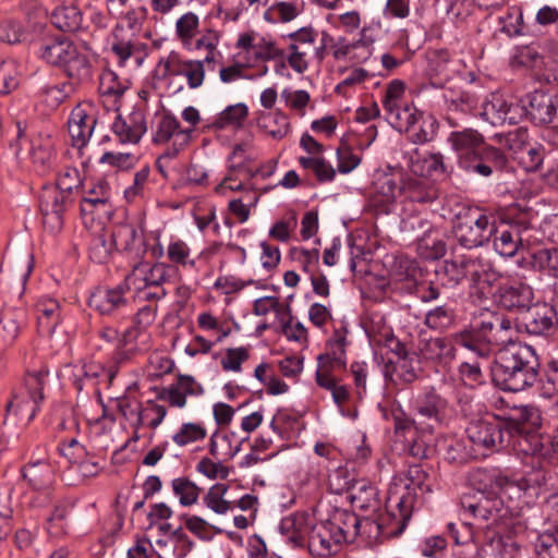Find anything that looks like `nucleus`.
Masks as SVG:
<instances>
[{
  "label": "nucleus",
  "instance_id": "obj_1",
  "mask_svg": "<svg viewBox=\"0 0 558 558\" xmlns=\"http://www.w3.org/2000/svg\"><path fill=\"white\" fill-rule=\"evenodd\" d=\"M476 495L462 500L464 513L481 521H497L504 515L505 499H519L524 489L523 483L510 481L495 472L478 470L473 475Z\"/></svg>",
  "mask_w": 558,
  "mask_h": 558
},
{
  "label": "nucleus",
  "instance_id": "obj_2",
  "mask_svg": "<svg viewBox=\"0 0 558 558\" xmlns=\"http://www.w3.org/2000/svg\"><path fill=\"white\" fill-rule=\"evenodd\" d=\"M494 384L502 390L518 392L531 387L538 376V361L531 345L511 342L498 350L490 366Z\"/></svg>",
  "mask_w": 558,
  "mask_h": 558
},
{
  "label": "nucleus",
  "instance_id": "obj_3",
  "mask_svg": "<svg viewBox=\"0 0 558 558\" xmlns=\"http://www.w3.org/2000/svg\"><path fill=\"white\" fill-rule=\"evenodd\" d=\"M448 142L454 150L459 166L469 173L489 177L493 169L506 165V156L498 148L486 145L483 136L472 130L452 132Z\"/></svg>",
  "mask_w": 558,
  "mask_h": 558
},
{
  "label": "nucleus",
  "instance_id": "obj_4",
  "mask_svg": "<svg viewBox=\"0 0 558 558\" xmlns=\"http://www.w3.org/2000/svg\"><path fill=\"white\" fill-rule=\"evenodd\" d=\"M513 429L514 425L504 423L493 416L471 422L465 433L473 449L465 456L477 458L502 449L513 437Z\"/></svg>",
  "mask_w": 558,
  "mask_h": 558
},
{
  "label": "nucleus",
  "instance_id": "obj_5",
  "mask_svg": "<svg viewBox=\"0 0 558 558\" xmlns=\"http://www.w3.org/2000/svg\"><path fill=\"white\" fill-rule=\"evenodd\" d=\"M48 371L28 372L23 384L14 391L7 404V413L31 422L37 412L38 403L44 399L43 390L47 384Z\"/></svg>",
  "mask_w": 558,
  "mask_h": 558
},
{
  "label": "nucleus",
  "instance_id": "obj_6",
  "mask_svg": "<svg viewBox=\"0 0 558 558\" xmlns=\"http://www.w3.org/2000/svg\"><path fill=\"white\" fill-rule=\"evenodd\" d=\"M40 57L47 63L62 68L68 76L84 80L89 76V63L86 54L68 39H54L45 43Z\"/></svg>",
  "mask_w": 558,
  "mask_h": 558
},
{
  "label": "nucleus",
  "instance_id": "obj_7",
  "mask_svg": "<svg viewBox=\"0 0 558 558\" xmlns=\"http://www.w3.org/2000/svg\"><path fill=\"white\" fill-rule=\"evenodd\" d=\"M111 239L117 251L141 257L149 252L154 258L165 254L158 231L145 233L142 227L124 223L117 226L111 232Z\"/></svg>",
  "mask_w": 558,
  "mask_h": 558
},
{
  "label": "nucleus",
  "instance_id": "obj_8",
  "mask_svg": "<svg viewBox=\"0 0 558 558\" xmlns=\"http://www.w3.org/2000/svg\"><path fill=\"white\" fill-rule=\"evenodd\" d=\"M191 129L180 125L178 119L165 109L158 110L151 122V143L180 153L190 141Z\"/></svg>",
  "mask_w": 558,
  "mask_h": 558
},
{
  "label": "nucleus",
  "instance_id": "obj_9",
  "mask_svg": "<svg viewBox=\"0 0 558 558\" xmlns=\"http://www.w3.org/2000/svg\"><path fill=\"white\" fill-rule=\"evenodd\" d=\"M454 343L456 345H460L461 348H464L470 351L474 357H477L480 360L475 361H465L463 362L460 367V374L469 385H476L483 381V367H489V363L487 361V357L489 355V347L480 341L473 333L469 331L460 332L454 335Z\"/></svg>",
  "mask_w": 558,
  "mask_h": 558
},
{
  "label": "nucleus",
  "instance_id": "obj_10",
  "mask_svg": "<svg viewBox=\"0 0 558 558\" xmlns=\"http://www.w3.org/2000/svg\"><path fill=\"white\" fill-rule=\"evenodd\" d=\"M111 130L122 144H138L147 132L143 107H118Z\"/></svg>",
  "mask_w": 558,
  "mask_h": 558
},
{
  "label": "nucleus",
  "instance_id": "obj_11",
  "mask_svg": "<svg viewBox=\"0 0 558 558\" xmlns=\"http://www.w3.org/2000/svg\"><path fill=\"white\" fill-rule=\"evenodd\" d=\"M155 72L161 78L184 77L191 88L199 87L205 77L203 61L183 59L175 51L160 59Z\"/></svg>",
  "mask_w": 558,
  "mask_h": 558
},
{
  "label": "nucleus",
  "instance_id": "obj_12",
  "mask_svg": "<svg viewBox=\"0 0 558 558\" xmlns=\"http://www.w3.org/2000/svg\"><path fill=\"white\" fill-rule=\"evenodd\" d=\"M495 232H497L495 217L480 213L476 217H470L459 223L454 234L462 246L472 248L487 243Z\"/></svg>",
  "mask_w": 558,
  "mask_h": 558
},
{
  "label": "nucleus",
  "instance_id": "obj_13",
  "mask_svg": "<svg viewBox=\"0 0 558 558\" xmlns=\"http://www.w3.org/2000/svg\"><path fill=\"white\" fill-rule=\"evenodd\" d=\"M332 529L338 534L342 544L353 542L357 535L375 531L379 533L380 526L375 521L363 518L360 519L355 513L349 511H338L331 520Z\"/></svg>",
  "mask_w": 558,
  "mask_h": 558
},
{
  "label": "nucleus",
  "instance_id": "obj_14",
  "mask_svg": "<svg viewBox=\"0 0 558 558\" xmlns=\"http://www.w3.org/2000/svg\"><path fill=\"white\" fill-rule=\"evenodd\" d=\"M109 198L110 187L106 181H98L86 189L81 201L84 221L107 217L110 214Z\"/></svg>",
  "mask_w": 558,
  "mask_h": 558
},
{
  "label": "nucleus",
  "instance_id": "obj_15",
  "mask_svg": "<svg viewBox=\"0 0 558 558\" xmlns=\"http://www.w3.org/2000/svg\"><path fill=\"white\" fill-rule=\"evenodd\" d=\"M170 267L163 263H138L125 278L129 290H142L148 287H161L169 278Z\"/></svg>",
  "mask_w": 558,
  "mask_h": 558
},
{
  "label": "nucleus",
  "instance_id": "obj_16",
  "mask_svg": "<svg viewBox=\"0 0 558 558\" xmlns=\"http://www.w3.org/2000/svg\"><path fill=\"white\" fill-rule=\"evenodd\" d=\"M554 304L543 303L535 305L525 317V328L532 335H547L558 325V287L553 289Z\"/></svg>",
  "mask_w": 558,
  "mask_h": 558
},
{
  "label": "nucleus",
  "instance_id": "obj_17",
  "mask_svg": "<svg viewBox=\"0 0 558 558\" xmlns=\"http://www.w3.org/2000/svg\"><path fill=\"white\" fill-rule=\"evenodd\" d=\"M308 549L313 556L329 557L339 553L342 543L328 521L315 524L308 537Z\"/></svg>",
  "mask_w": 558,
  "mask_h": 558
},
{
  "label": "nucleus",
  "instance_id": "obj_18",
  "mask_svg": "<svg viewBox=\"0 0 558 558\" xmlns=\"http://www.w3.org/2000/svg\"><path fill=\"white\" fill-rule=\"evenodd\" d=\"M314 518L306 512H294L281 519L279 523L280 533L293 546H303L308 542Z\"/></svg>",
  "mask_w": 558,
  "mask_h": 558
},
{
  "label": "nucleus",
  "instance_id": "obj_19",
  "mask_svg": "<svg viewBox=\"0 0 558 558\" xmlns=\"http://www.w3.org/2000/svg\"><path fill=\"white\" fill-rule=\"evenodd\" d=\"M131 291L132 290H129L125 286V281L114 288H99L92 293L89 305L100 314H113L116 311L126 305L128 294H130Z\"/></svg>",
  "mask_w": 558,
  "mask_h": 558
},
{
  "label": "nucleus",
  "instance_id": "obj_20",
  "mask_svg": "<svg viewBox=\"0 0 558 558\" xmlns=\"http://www.w3.org/2000/svg\"><path fill=\"white\" fill-rule=\"evenodd\" d=\"M499 306L508 311L530 310L534 300L533 289L523 282L499 288L494 295Z\"/></svg>",
  "mask_w": 558,
  "mask_h": 558
},
{
  "label": "nucleus",
  "instance_id": "obj_21",
  "mask_svg": "<svg viewBox=\"0 0 558 558\" xmlns=\"http://www.w3.org/2000/svg\"><path fill=\"white\" fill-rule=\"evenodd\" d=\"M28 154L38 173L48 172L53 168L57 160L53 137L49 134H39L32 140Z\"/></svg>",
  "mask_w": 558,
  "mask_h": 558
},
{
  "label": "nucleus",
  "instance_id": "obj_22",
  "mask_svg": "<svg viewBox=\"0 0 558 558\" xmlns=\"http://www.w3.org/2000/svg\"><path fill=\"white\" fill-rule=\"evenodd\" d=\"M205 388L191 375H179L174 385L165 391V400L174 408L186 407L187 397H202Z\"/></svg>",
  "mask_w": 558,
  "mask_h": 558
},
{
  "label": "nucleus",
  "instance_id": "obj_23",
  "mask_svg": "<svg viewBox=\"0 0 558 558\" xmlns=\"http://www.w3.org/2000/svg\"><path fill=\"white\" fill-rule=\"evenodd\" d=\"M418 415L440 424L447 416L448 402L434 389L426 390L416 396L413 403Z\"/></svg>",
  "mask_w": 558,
  "mask_h": 558
},
{
  "label": "nucleus",
  "instance_id": "obj_24",
  "mask_svg": "<svg viewBox=\"0 0 558 558\" xmlns=\"http://www.w3.org/2000/svg\"><path fill=\"white\" fill-rule=\"evenodd\" d=\"M68 125L74 145L82 148L92 137L96 125V118L88 113L83 107H74L70 114Z\"/></svg>",
  "mask_w": 558,
  "mask_h": 558
},
{
  "label": "nucleus",
  "instance_id": "obj_25",
  "mask_svg": "<svg viewBox=\"0 0 558 558\" xmlns=\"http://www.w3.org/2000/svg\"><path fill=\"white\" fill-rule=\"evenodd\" d=\"M22 476L34 490H48L53 481L54 472L50 463L44 459L29 462L22 469Z\"/></svg>",
  "mask_w": 558,
  "mask_h": 558
},
{
  "label": "nucleus",
  "instance_id": "obj_26",
  "mask_svg": "<svg viewBox=\"0 0 558 558\" xmlns=\"http://www.w3.org/2000/svg\"><path fill=\"white\" fill-rule=\"evenodd\" d=\"M36 311L39 332L51 335L61 320L59 302L52 298H41L36 304Z\"/></svg>",
  "mask_w": 558,
  "mask_h": 558
},
{
  "label": "nucleus",
  "instance_id": "obj_27",
  "mask_svg": "<svg viewBox=\"0 0 558 558\" xmlns=\"http://www.w3.org/2000/svg\"><path fill=\"white\" fill-rule=\"evenodd\" d=\"M141 337H148L145 332V329L134 324L130 328L125 329L120 335L119 345L116 348V351L112 356V361L116 365H121L134 355L136 351L140 350L136 345H133L137 339Z\"/></svg>",
  "mask_w": 558,
  "mask_h": 558
},
{
  "label": "nucleus",
  "instance_id": "obj_28",
  "mask_svg": "<svg viewBox=\"0 0 558 558\" xmlns=\"http://www.w3.org/2000/svg\"><path fill=\"white\" fill-rule=\"evenodd\" d=\"M518 550L511 537L495 535L480 547L476 558H513Z\"/></svg>",
  "mask_w": 558,
  "mask_h": 558
},
{
  "label": "nucleus",
  "instance_id": "obj_29",
  "mask_svg": "<svg viewBox=\"0 0 558 558\" xmlns=\"http://www.w3.org/2000/svg\"><path fill=\"white\" fill-rule=\"evenodd\" d=\"M304 7L303 0L278 1L264 12V20L269 23H289L304 11Z\"/></svg>",
  "mask_w": 558,
  "mask_h": 558
},
{
  "label": "nucleus",
  "instance_id": "obj_30",
  "mask_svg": "<svg viewBox=\"0 0 558 558\" xmlns=\"http://www.w3.org/2000/svg\"><path fill=\"white\" fill-rule=\"evenodd\" d=\"M199 26L201 19L193 11H187L177 19L175 37L185 49L192 50L193 39L199 34Z\"/></svg>",
  "mask_w": 558,
  "mask_h": 558
},
{
  "label": "nucleus",
  "instance_id": "obj_31",
  "mask_svg": "<svg viewBox=\"0 0 558 558\" xmlns=\"http://www.w3.org/2000/svg\"><path fill=\"white\" fill-rule=\"evenodd\" d=\"M385 118L399 132H408L422 118L417 107H385Z\"/></svg>",
  "mask_w": 558,
  "mask_h": 558
},
{
  "label": "nucleus",
  "instance_id": "obj_32",
  "mask_svg": "<svg viewBox=\"0 0 558 558\" xmlns=\"http://www.w3.org/2000/svg\"><path fill=\"white\" fill-rule=\"evenodd\" d=\"M257 122L260 129L275 138L286 135L289 126L288 118L275 107H265Z\"/></svg>",
  "mask_w": 558,
  "mask_h": 558
},
{
  "label": "nucleus",
  "instance_id": "obj_33",
  "mask_svg": "<svg viewBox=\"0 0 558 558\" xmlns=\"http://www.w3.org/2000/svg\"><path fill=\"white\" fill-rule=\"evenodd\" d=\"M387 380L398 384H410L416 379L414 361L407 356H398L391 364L385 365L384 371Z\"/></svg>",
  "mask_w": 558,
  "mask_h": 558
},
{
  "label": "nucleus",
  "instance_id": "obj_34",
  "mask_svg": "<svg viewBox=\"0 0 558 558\" xmlns=\"http://www.w3.org/2000/svg\"><path fill=\"white\" fill-rule=\"evenodd\" d=\"M251 168L235 167L229 165V170L223 180L216 186V192L227 195L228 192H235L250 189Z\"/></svg>",
  "mask_w": 558,
  "mask_h": 558
},
{
  "label": "nucleus",
  "instance_id": "obj_35",
  "mask_svg": "<svg viewBox=\"0 0 558 558\" xmlns=\"http://www.w3.org/2000/svg\"><path fill=\"white\" fill-rule=\"evenodd\" d=\"M525 132L517 131L514 133H510L507 143L511 150L518 151L522 150V156L520 157L521 161L525 165L527 170H536L543 162V154L542 150L537 147H527L523 149V137Z\"/></svg>",
  "mask_w": 558,
  "mask_h": 558
},
{
  "label": "nucleus",
  "instance_id": "obj_36",
  "mask_svg": "<svg viewBox=\"0 0 558 558\" xmlns=\"http://www.w3.org/2000/svg\"><path fill=\"white\" fill-rule=\"evenodd\" d=\"M241 450V442L234 434L215 432L209 440V453L216 458H234Z\"/></svg>",
  "mask_w": 558,
  "mask_h": 558
},
{
  "label": "nucleus",
  "instance_id": "obj_37",
  "mask_svg": "<svg viewBox=\"0 0 558 558\" xmlns=\"http://www.w3.org/2000/svg\"><path fill=\"white\" fill-rule=\"evenodd\" d=\"M494 240L495 251L505 257H513L522 246V239L518 227H509L496 232Z\"/></svg>",
  "mask_w": 558,
  "mask_h": 558
},
{
  "label": "nucleus",
  "instance_id": "obj_38",
  "mask_svg": "<svg viewBox=\"0 0 558 558\" xmlns=\"http://www.w3.org/2000/svg\"><path fill=\"white\" fill-rule=\"evenodd\" d=\"M51 22L63 32H73L81 25L82 15L76 7H60L53 10Z\"/></svg>",
  "mask_w": 558,
  "mask_h": 558
},
{
  "label": "nucleus",
  "instance_id": "obj_39",
  "mask_svg": "<svg viewBox=\"0 0 558 558\" xmlns=\"http://www.w3.org/2000/svg\"><path fill=\"white\" fill-rule=\"evenodd\" d=\"M207 430L202 423H183L173 434L172 440L175 445L184 447L206 438Z\"/></svg>",
  "mask_w": 558,
  "mask_h": 558
},
{
  "label": "nucleus",
  "instance_id": "obj_40",
  "mask_svg": "<svg viewBox=\"0 0 558 558\" xmlns=\"http://www.w3.org/2000/svg\"><path fill=\"white\" fill-rule=\"evenodd\" d=\"M290 312V305L279 301L276 296H263L254 301L253 313L257 316H265L274 313L276 323L280 319L287 318V313Z\"/></svg>",
  "mask_w": 558,
  "mask_h": 558
},
{
  "label": "nucleus",
  "instance_id": "obj_41",
  "mask_svg": "<svg viewBox=\"0 0 558 558\" xmlns=\"http://www.w3.org/2000/svg\"><path fill=\"white\" fill-rule=\"evenodd\" d=\"M172 492L183 507L194 505L199 496V487L187 477H177L171 482Z\"/></svg>",
  "mask_w": 558,
  "mask_h": 558
},
{
  "label": "nucleus",
  "instance_id": "obj_42",
  "mask_svg": "<svg viewBox=\"0 0 558 558\" xmlns=\"http://www.w3.org/2000/svg\"><path fill=\"white\" fill-rule=\"evenodd\" d=\"M534 546L538 558H558V523L539 534Z\"/></svg>",
  "mask_w": 558,
  "mask_h": 558
},
{
  "label": "nucleus",
  "instance_id": "obj_43",
  "mask_svg": "<svg viewBox=\"0 0 558 558\" xmlns=\"http://www.w3.org/2000/svg\"><path fill=\"white\" fill-rule=\"evenodd\" d=\"M351 501L361 509L376 508L377 490L374 486L366 482H357L351 488Z\"/></svg>",
  "mask_w": 558,
  "mask_h": 558
},
{
  "label": "nucleus",
  "instance_id": "obj_44",
  "mask_svg": "<svg viewBox=\"0 0 558 558\" xmlns=\"http://www.w3.org/2000/svg\"><path fill=\"white\" fill-rule=\"evenodd\" d=\"M104 372L100 364L84 363L72 367V380L77 390H82L88 383L95 385L98 376Z\"/></svg>",
  "mask_w": 558,
  "mask_h": 558
},
{
  "label": "nucleus",
  "instance_id": "obj_45",
  "mask_svg": "<svg viewBox=\"0 0 558 558\" xmlns=\"http://www.w3.org/2000/svg\"><path fill=\"white\" fill-rule=\"evenodd\" d=\"M20 64L15 60H7L0 63V95H5L15 89L20 82Z\"/></svg>",
  "mask_w": 558,
  "mask_h": 558
},
{
  "label": "nucleus",
  "instance_id": "obj_46",
  "mask_svg": "<svg viewBox=\"0 0 558 558\" xmlns=\"http://www.w3.org/2000/svg\"><path fill=\"white\" fill-rule=\"evenodd\" d=\"M515 109L520 110V116L527 114L537 123H549L553 120L555 107H513L511 113L507 114L506 124L518 123Z\"/></svg>",
  "mask_w": 558,
  "mask_h": 558
},
{
  "label": "nucleus",
  "instance_id": "obj_47",
  "mask_svg": "<svg viewBox=\"0 0 558 558\" xmlns=\"http://www.w3.org/2000/svg\"><path fill=\"white\" fill-rule=\"evenodd\" d=\"M456 348L461 347L456 345L454 341L451 343L441 338H432L424 344L422 353L426 359L430 360L452 357Z\"/></svg>",
  "mask_w": 558,
  "mask_h": 558
},
{
  "label": "nucleus",
  "instance_id": "obj_48",
  "mask_svg": "<svg viewBox=\"0 0 558 558\" xmlns=\"http://www.w3.org/2000/svg\"><path fill=\"white\" fill-rule=\"evenodd\" d=\"M167 257L169 262L186 267H194L195 262L191 258L190 246L181 239H171L167 246Z\"/></svg>",
  "mask_w": 558,
  "mask_h": 558
},
{
  "label": "nucleus",
  "instance_id": "obj_49",
  "mask_svg": "<svg viewBox=\"0 0 558 558\" xmlns=\"http://www.w3.org/2000/svg\"><path fill=\"white\" fill-rule=\"evenodd\" d=\"M299 162L304 169L312 170L319 181H331L335 178L333 167L319 156L300 157Z\"/></svg>",
  "mask_w": 558,
  "mask_h": 558
},
{
  "label": "nucleus",
  "instance_id": "obj_50",
  "mask_svg": "<svg viewBox=\"0 0 558 558\" xmlns=\"http://www.w3.org/2000/svg\"><path fill=\"white\" fill-rule=\"evenodd\" d=\"M454 320V311L447 306H437L427 312L425 316V324L436 330H444L449 328Z\"/></svg>",
  "mask_w": 558,
  "mask_h": 558
},
{
  "label": "nucleus",
  "instance_id": "obj_51",
  "mask_svg": "<svg viewBox=\"0 0 558 558\" xmlns=\"http://www.w3.org/2000/svg\"><path fill=\"white\" fill-rule=\"evenodd\" d=\"M227 489L225 484H216L210 487L204 497L205 505L218 514L227 513L231 510V502L223 498Z\"/></svg>",
  "mask_w": 558,
  "mask_h": 558
},
{
  "label": "nucleus",
  "instance_id": "obj_52",
  "mask_svg": "<svg viewBox=\"0 0 558 558\" xmlns=\"http://www.w3.org/2000/svg\"><path fill=\"white\" fill-rule=\"evenodd\" d=\"M278 326L283 336L289 341H295L303 344L307 341V330L304 325L292 317L291 311L287 313V318L280 319Z\"/></svg>",
  "mask_w": 558,
  "mask_h": 558
},
{
  "label": "nucleus",
  "instance_id": "obj_53",
  "mask_svg": "<svg viewBox=\"0 0 558 558\" xmlns=\"http://www.w3.org/2000/svg\"><path fill=\"white\" fill-rule=\"evenodd\" d=\"M114 243L111 239V233H100L96 235L89 246V256L96 263H105L111 255Z\"/></svg>",
  "mask_w": 558,
  "mask_h": 558
},
{
  "label": "nucleus",
  "instance_id": "obj_54",
  "mask_svg": "<svg viewBox=\"0 0 558 558\" xmlns=\"http://www.w3.org/2000/svg\"><path fill=\"white\" fill-rule=\"evenodd\" d=\"M138 161V157L132 153L123 151H106L99 158V163L108 165L119 170H129Z\"/></svg>",
  "mask_w": 558,
  "mask_h": 558
},
{
  "label": "nucleus",
  "instance_id": "obj_55",
  "mask_svg": "<svg viewBox=\"0 0 558 558\" xmlns=\"http://www.w3.org/2000/svg\"><path fill=\"white\" fill-rule=\"evenodd\" d=\"M247 107H226L215 121L218 129L239 128L247 116Z\"/></svg>",
  "mask_w": 558,
  "mask_h": 558
},
{
  "label": "nucleus",
  "instance_id": "obj_56",
  "mask_svg": "<svg viewBox=\"0 0 558 558\" xmlns=\"http://www.w3.org/2000/svg\"><path fill=\"white\" fill-rule=\"evenodd\" d=\"M23 320V313L5 312L0 320L1 338L5 343H12L20 332V324Z\"/></svg>",
  "mask_w": 558,
  "mask_h": 558
},
{
  "label": "nucleus",
  "instance_id": "obj_57",
  "mask_svg": "<svg viewBox=\"0 0 558 558\" xmlns=\"http://www.w3.org/2000/svg\"><path fill=\"white\" fill-rule=\"evenodd\" d=\"M513 446L525 456H537L543 452V444L536 434L520 432L514 439Z\"/></svg>",
  "mask_w": 558,
  "mask_h": 558
},
{
  "label": "nucleus",
  "instance_id": "obj_58",
  "mask_svg": "<svg viewBox=\"0 0 558 558\" xmlns=\"http://www.w3.org/2000/svg\"><path fill=\"white\" fill-rule=\"evenodd\" d=\"M125 87L117 81V74L112 71H105L100 75L99 93L102 97H112L113 101H118L123 95Z\"/></svg>",
  "mask_w": 558,
  "mask_h": 558
},
{
  "label": "nucleus",
  "instance_id": "obj_59",
  "mask_svg": "<svg viewBox=\"0 0 558 558\" xmlns=\"http://www.w3.org/2000/svg\"><path fill=\"white\" fill-rule=\"evenodd\" d=\"M66 198L68 195L63 191L57 189L48 190L41 197L40 209L63 215Z\"/></svg>",
  "mask_w": 558,
  "mask_h": 558
},
{
  "label": "nucleus",
  "instance_id": "obj_60",
  "mask_svg": "<svg viewBox=\"0 0 558 558\" xmlns=\"http://www.w3.org/2000/svg\"><path fill=\"white\" fill-rule=\"evenodd\" d=\"M198 473L210 480H225L230 474V469L221 462H214L209 458H203L196 465Z\"/></svg>",
  "mask_w": 558,
  "mask_h": 558
},
{
  "label": "nucleus",
  "instance_id": "obj_61",
  "mask_svg": "<svg viewBox=\"0 0 558 558\" xmlns=\"http://www.w3.org/2000/svg\"><path fill=\"white\" fill-rule=\"evenodd\" d=\"M247 359L248 351L243 347L227 349L226 354L221 359V366L226 372H240L242 363Z\"/></svg>",
  "mask_w": 558,
  "mask_h": 558
},
{
  "label": "nucleus",
  "instance_id": "obj_62",
  "mask_svg": "<svg viewBox=\"0 0 558 558\" xmlns=\"http://www.w3.org/2000/svg\"><path fill=\"white\" fill-rule=\"evenodd\" d=\"M257 202V195L246 194L243 197L231 199L229 202V210L240 222H245L250 217L248 206H254Z\"/></svg>",
  "mask_w": 558,
  "mask_h": 558
},
{
  "label": "nucleus",
  "instance_id": "obj_63",
  "mask_svg": "<svg viewBox=\"0 0 558 558\" xmlns=\"http://www.w3.org/2000/svg\"><path fill=\"white\" fill-rule=\"evenodd\" d=\"M517 422L519 424L518 426V434L524 433L523 430L525 428H537L542 424V417L539 410L535 407L525 405L519 409Z\"/></svg>",
  "mask_w": 558,
  "mask_h": 558
},
{
  "label": "nucleus",
  "instance_id": "obj_64",
  "mask_svg": "<svg viewBox=\"0 0 558 558\" xmlns=\"http://www.w3.org/2000/svg\"><path fill=\"white\" fill-rule=\"evenodd\" d=\"M27 34L22 25L13 21H4L0 24V40L8 44H17L26 39Z\"/></svg>",
  "mask_w": 558,
  "mask_h": 558
}]
</instances>
